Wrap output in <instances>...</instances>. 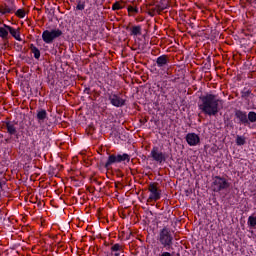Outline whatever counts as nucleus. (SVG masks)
<instances>
[{"label": "nucleus", "instance_id": "1", "mask_svg": "<svg viewBox=\"0 0 256 256\" xmlns=\"http://www.w3.org/2000/svg\"><path fill=\"white\" fill-rule=\"evenodd\" d=\"M201 104L198 105L202 113L209 115V117H215L223 109V100L217 98L215 94H206L205 96H200Z\"/></svg>", "mask_w": 256, "mask_h": 256}, {"label": "nucleus", "instance_id": "2", "mask_svg": "<svg viewBox=\"0 0 256 256\" xmlns=\"http://www.w3.org/2000/svg\"><path fill=\"white\" fill-rule=\"evenodd\" d=\"M158 241L164 249H171L173 247V232L167 227L160 230Z\"/></svg>", "mask_w": 256, "mask_h": 256}, {"label": "nucleus", "instance_id": "3", "mask_svg": "<svg viewBox=\"0 0 256 256\" xmlns=\"http://www.w3.org/2000/svg\"><path fill=\"white\" fill-rule=\"evenodd\" d=\"M62 35L63 31H61V29L45 30L42 33V40L47 45H51L55 39H59Z\"/></svg>", "mask_w": 256, "mask_h": 256}, {"label": "nucleus", "instance_id": "4", "mask_svg": "<svg viewBox=\"0 0 256 256\" xmlns=\"http://www.w3.org/2000/svg\"><path fill=\"white\" fill-rule=\"evenodd\" d=\"M123 161H127V163H129V161H131V156H129V154L127 153L118 155L111 154L109 155L104 167L105 169L109 170V167H111V165H113L114 163H123Z\"/></svg>", "mask_w": 256, "mask_h": 256}, {"label": "nucleus", "instance_id": "5", "mask_svg": "<svg viewBox=\"0 0 256 256\" xmlns=\"http://www.w3.org/2000/svg\"><path fill=\"white\" fill-rule=\"evenodd\" d=\"M212 189L215 193H219L225 189H229V182L221 176L213 178Z\"/></svg>", "mask_w": 256, "mask_h": 256}, {"label": "nucleus", "instance_id": "6", "mask_svg": "<svg viewBox=\"0 0 256 256\" xmlns=\"http://www.w3.org/2000/svg\"><path fill=\"white\" fill-rule=\"evenodd\" d=\"M158 186L159 183L157 182L149 184L148 191L150 192V196L148 198V203H151V201H159V199H161V190H159Z\"/></svg>", "mask_w": 256, "mask_h": 256}, {"label": "nucleus", "instance_id": "7", "mask_svg": "<svg viewBox=\"0 0 256 256\" xmlns=\"http://www.w3.org/2000/svg\"><path fill=\"white\" fill-rule=\"evenodd\" d=\"M151 157L153 158L154 161H157V163H163L167 161V158L169 157V155L163 152H159V147L155 146L151 150Z\"/></svg>", "mask_w": 256, "mask_h": 256}, {"label": "nucleus", "instance_id": "8", "mask_svg": "<svg viewBox=\"0 0 256 256\" xmlns=\"http://www.w3.org/2000/svg\"><path fill=\"white\" fill-rule=\"evenodd\" d=\"M15 11H17V6H15L13 2H11L10 4H7V3L0 4L1 15H8L10 13H15Z\"/></svg>", "mask_w": 256, "mask_h": 256}, {"label": "nucleus", "instance_id": "9", "mask_svg": "<svg viewBox=\"0 0 256 256\" xmlns=\"http://www.w3.org/2000/svg\"><path fill=\"white\" fill-rule=\"evenodd\" d=\"M108 99L114 107H123L125 105V99L121 98L117 94H110Z\"/></svg>", "mask_w": 256, "mask_h": 256}, {"label": "nucleus", "instance_id": "10", "mask_svg": "<svg viewBox=\"0 0 256 256\" xmlns=\"http://www.w3.org/2000/svg\"><path fill=\"white\" fill-rule=\"evenodd\" d=\"M186 141L190 147H195L196 145H199L201 143V138H199V135L195 133H188L186 135Z\"/></svg>", "mask_w": 256, "mask_h": 256}, {"label": "nucleus", "instance_id": "11", "mask_svg": "<svg viewBox=\"0 0 256 256\" xmlns=\"http://www.w3.org/2000/svg\"><path fill=\"white\" fill-rule=\"evenodd\" d=\"M156 65L157 67H160V69H166L169 66V56L167 55H161L156 59Z\"/></svg>", "mask_w": 256, "mask_h": 256}, {"label": "nucleus", "instance_id": "12", "mask_svg": "<svg viewBox=\"0 0 256 256\" xmlns=\"http://www.w3.org/2000/svg\"><path fill=\"white\" fill-rule=\"evenodd\" d=\"M235 118L239 119L242 125H249V119L247 118V112L241 110H235Z\"/></svg>", "mask_w": 256, "mask_h": 256}, {"label": "nucleus", "instance_id": "13", "mask_svg": "<svg viewBox=\"0 0 256 256\" xmlns=\"http://www.w3.org/2000/svg\"><path fill=\"white\" fill-rule=\"evenodd\" d=\"M6 29H8V32L10 33V35H12L14 37V39H16V41H21V29H15L9 25H5Z\"/></svg>", "mask_w": 256, "mask_h": 256}, {"label": "nucleus", "instance_id": "14", "mask_svg": "<svg viewBox=\"0 0 256 256\" xmlns=\"http://www.w3.org/2000/svg\"><path fill=\"white\" fill-rule=\"evenodd\" d=\"M5 128L7 129V133L9 135H15L17 133V127H15V123L11 121L4 122Z\"/></svg>", "mask_w": 256, "mask_h": 256}, {"label": "nucleus", "instance_id": "15", "mask_svg": "<svg viewBox=\"0 0 256 256\" xmlns=\"http://www.w3.org/2000/svg\"><path fill=\"white\" fill-rule=\"evenodd\" d=\"M4 24L3 27H0V38L4 41V43H7L9 41V29L5 27Z\"/></svg>", "mask_w": 256, "mask_h": 256}, {"label": "nucleus", "instance_id": "16", "mask_svg": "<svg viewBox=\"0 0 256 256\" xmlns=\"http://www.w3.org/2000/svg\"><path fill=\"white\" fill-rule=\"evenodd\" d=\"M241 97L244 99V101H247L249 103V99H253V97H255V95L253 94L251 89L244 88L241 91Z\"/></svg>", "mask_w": 256, "mask_h": 256}, {"label": "nucleus", "instance_id": "17", "mask_svg": "<svg viewBox=\"0 0 256 256\" xmlns=\"http://www.w3.org/2000/svg\"><path fill=\"white\" fill-rule=\"evenodd\" d=\"M38 119V123H44L45 120L47 119V111L45 109H41L37 112L36 115Z\"/></svg>", "mask_w": 256, "mask_h": 256}, {"label": "nucleus", "instance_id": "18", "mask_svg": "<svg viewBox=\"0 0 256 256\" xmlns=\"http://www.w3.org/2000/svg\"><path fill=\"white\" fill-rule=\"evenodd\" d=\"M30 51H31V53H33V55H34V57H35L36 59H40V57H41V51L39 50V48H37V46L31 44V45H30Z\"/></svg>", "mask_w": 256, "mask_h": 256}, {"label": "nucleus", "instance_id": "19", "mask_svg": "<svg viewBox=\"0 0 256 256\" xmlns=\"http://www.w3.org/2000/svg\"><path fill=\"white\" fill-rule=\"evenodd\" d=\"M247 119H248V123H256V113L254 111L249 112Z\"/></svg>", "mask_w": 256, "mask_h": 256}, {"label": "nucleus", "instance_id": "20", "mask_svg": "<svg viewBox=\"0 0 256 256\" xmlns=\"http://www.w3.org/2000/svg\"><path fill=\"white\" fill-rule=\"evenodd\" d=\"M245 143H247V141L245 140V137L244 136H237L236 137V145L238 146H243L245 145Z\"/></svg>", "mask_w": 256, "mask_h": 256}, {"label": "nucleus", "instance_id": "21", "mask_svg": "<svg viewBox=\"0 0 256 256\" xmlns=\"http://www.w3.org/2000/svg\"><path fill=\"white\" fill-rule=\"evenodd\" d=\"M131 35H141V26H133L131 28Z\"/></svg>", "mask_w": 256, "mask_h": 256}, {"label": "nucleus", "instance_id": "22", "mask_svg": "<svg viewBox=\"0 0 256 256\" xmlns=\"http://www.w3.org/2000/svg\"><path fill=\"white\" fill-rule=\"evenodd\" d=\"M16 17H19V19H23V17H25V10L23 9H18L15 12Z\"/></svg>", "mask_w": 256, "mask_h": 256}, {"label": "nucleus", "instance_id": "23", "mask_svg": "<svg viewBox=\"0 0 256 256\" xmlns=\"http://www.w3.org/2000/svg\"><path fill=\"white\" fill-rule=\"evenodd\" d=\"M76 9L78 11H83L85 9V2H81V0H79Z\"/></svg>", "mask_w": 256, "mask_h": 256}, {"label": "nucleus", "instance_id": "24", "mask_svg": "<svg viewBox=\"0 0 256 256\" xmlns=\"http://www.w3.org/2000/svg\"><path fill=\"white\" fill-rule=\"evenodd\" d=\"M120 9H123V6H121V4L119 2H115L113 5H112V10L113 11H119Z\"/></svg>", "mask_w": 256, "mask_h": 256}, {"label": "nucleus", "instance_id": "25", "mask_svg": "<svg viewBox=\"0 0 256 256\" xmlns=\"http://www.w3.org/2000/svg\"><path fill=\"white\" fill-rule=\"evenodd\" d=\"M248 225H256V216H250L248 218Z\"/></svg>", "mask_w": 256, "mask_h": 256}, {"label": "nucleus", "instance_id": "26", "mask_svg": "<svg viewBox=\"0 0 256 256\" xmlns=\"http://www.w3.org/2000/svg\"><path fill=\"white\" fill-rule=\"evenodd\" d=\"M128 13H139V9L134 8L133 6H128Z\"/></svg>", "mask_w": 256, "mask_h": 256}, {"label": "nucleus", "instance_id": "27", "mask_svg": "<svg viewBox=\"0 0 256 256\" xmlns=\"http://www.w3.org/2000/svg\"><path fill=\"white\" fill-rule=\"evenodd\" d=\"M165 9H167V6L157 5V13H161L162 11H165Z\"/></svg>", "mask_w": 256, "mask_h": 256}, {"label": "nucleus", "instance_id": "28", "mask_svg": "<svg viewBox=\"0 0 256 256\" xmlns=\"http://www.w3.org/2000/svg\"><path fill=\"white\" fill-rule=\"evenodd\" d=\"M121 250V245L120 244H114L111 247V251H120Z\"/></svg>", "mask_w": 256, "mask_h": 256}, {"label": "nucleus", "instance_id": "29", "mask_svg": "<svg viewBox=\"0 0 256 256\" xmlns=\"http://www.w3.org/2000/svg\"><path fill=\"white\" fill-rule=\"evenodd\" d=\"M70 228L69 225L62 226V231H69Z\"/></svg>", "mask_w": 256, "mask_h": 256}, {"label": "nucleus", "instance_id": "30", "mask_svg": "<svg viewBox=\"0 0 256 256\" xmlns=\"http://www.w3.org/2000/svg\"><path fill=\"white\" fill-rule=\"evenodd\" d=\"M160 256H172L169 252H163Z\"/></svg>", "mask_w": 256, "mask_h": 256}, {"label": "nucleus", "instance_id": "31", "mask_svg": "<svg viewBox=\"0 0 256 256\" xmlns=\"http://www.w3.org/2000/svg\"><path fill=\"white\" fill-rule=\"evenodd\" d=\"M152 11L157 13V5L155 6V8H152Z\"/></svg>", "mask_w": 256, "mask_h": 256}, {"label": "nucleus", "instance_id": "32", "mask_svg": "<svg viewBox=\"0 0 256 256\" xmlns=\"http://www.w3.org/2000/svg\"><path fill=\"white\" fill-rule=\"evenodd\" d=\"M105 221H106V223H109V220L108 219H103V221H102V223H105Z\"/></svg>", "mask_w": 256, "mask_h": 256}, {"label": "nucleus", "instance_id": "33", "mask_svg": "<svg viewBox=\"0 0 256 256\" xmlns=\"http://www.w3.org/2000/svg\"><path fill=\"white\" fill-rule=\"evenodd\" d=\"M252 3H253L254 5H256V0H252ZM254 7H256V6H254Z\"/></svg>", "mask_w": 256, "mask_h": 256}, {"label": "nucleus", "instance_id": "34", "mask_svg": "<svg viewBox=\"0 0 256 256\" xmlns=\"http://www.w3.org/2000/svg\"><path fill=\"white\" fill-rule=\"evenodd\" d=\"M1 187H3V184L1 183V180H0V189H1Z\"/></svg>", "mask_w": 256, "mask_h": 256}, {"label": "nucleus", "instance_id": "35", "mask_svg": "<svg viewBox=\"0 0 256 256\" xmlns=\"http://www.w3.org/2000/svg\"><path fill=\"white\" fill-rule=\"evenodd\" d=\"M97 182H98V181H97V178H95V179H94V183H97Z\"/></svg>", "mask_w": 256, "mask_h": 256}, {"label": "nucleus", "instance_id": "36", "mask_svg": "<svg viewBox=\"0 0 256 256\" xmlns=\"http://www.w3.org/2000/svg\"><path fill=\"white\" fill-rule=\"evenodd\" d=\"M114 256H119V253H115Z\"/></svg>", "mask_w": 256, "mask_h": 256}, {"label": "nucleus", "instance_id": "37", "mask_svg": "<svg viewBox=\"0 0 256 256\" xmlns=\"http://www.w3.org/2000/svg\"><path fill=\"white\" fill-rule=\"evenodd\" d=\"M96 183H97V185H101V182H99V181H98V182H96Z\"/></svg>", "mask_w": 256, "mask_h": 256}, {"label": "nucleus", "instance_id": "38", "mask_svg": "<svg viewBox=\"0 0 256 256\" xmlns=\"http://www.w3.org/2000/svg\"><path fill=\"white\" fill-rule=\"evenodd\" d=\"M120 177H123V174H120Z\"/></svg>", "mask_w": 256, "mask_h": 256}]
</instances>
